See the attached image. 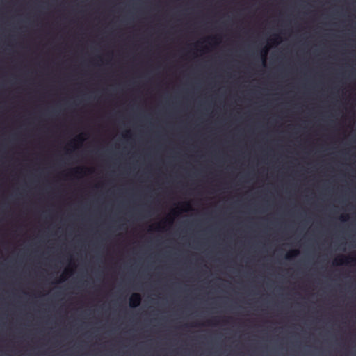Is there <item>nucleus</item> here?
I'll return each mask as SVG.
<instances>
[{
  "mask_svg": "<svg viewBox=\"0 0 356 356\" xmlns=\"http://www.w3.org/2000/svg\"><path fill=\"white\" fill-rule=\"evenodd\" d=\"M356 261V258L347 257L343 255H341V256L337 257L334 260L333 264L335 266H341L343 264H348L350 261L352 262V261Z\"/></svg>",
  "mask_w": 356,
  "mask_h": 356,
  "instance_id": "f257e3e1",
  "label": "nucleus"
},
{
  "mask_svg": "<svg viewBox=\"0 0 356 356\" xmlns=\"http://www.w3.org/2000/svg\"><path fill=\"white\" fill-rule=\"evenodd\" d=\"M141 302V296L138 293H133L129 298V305L131 307H136Z\"/></svg>",
  "mask_w": 356,
  "mask_h": 356,
  "instance_id": "f03ea898",
  "label": "nucleus"
},
{
  "mask_svg": "<svg viewBox=\"0 0 356 356\" xmlns=\"http://www.w3.org/2000/svg\"><path fill=\"white\" fill-rule=\"evenodd\" d=\"M298 254H299V251L298 250H296V249L292 250L286 254L285 258L286 259H291L296 257V256H298Z\"/></svg>",
  "mask_w": 356,
  "mask_h": 356,
  "instance_id": "7ed1b4c3",
  "label": "nucleus"
},
{
  "mask_svg": "<svg viewBox=\"0 0 356 356\" xmlns=\"http://www.w3.org/2000/svg\"><path fill=\"white\" fill-rule=\"evenodd\" d=\"M72 271L70 270H65L63 274L61 276V278L59 282H63L67 279V277L71 275Z\"/></svg>",
  "mask_w": 356,
  "mask_h": 356,
  "instance_id": "20e7f679",
  "label": "nucleus"
},
{
  "mask_svg": "<svg viewBox=\"0 0 356 356\" xmlns=\"http://www.w3.org/2000/svg\"><path fill=\"white\" fill-rule=\"evenodd\" d=\"M268 49L267 47H265L261 51V58H262L264 62L266 61V56H267V54H268Z\"/></svg>",
  "mask_w": 356,
  "mask_h": 356,
  "instance_id": "39448f33",
  "label": "nucleus"
},
{
  "mask_svg": "<svg viewBox=\"0 0 356 356\" xmlns=\"http://www.w3.org/2000/svg\"><path fill=\"white\" fill-rule=\"evenodd\" d=\"M280 36L278 35H275L273 36V38L270 39V40H272L273 42L277 44L279 42L277 41V40H280Z\"/></svg>",
  "mask_w": 356,
  "mask_h": 356,
  "instance_id": "423d86ee",
  "label": "nucleus"
},
{
  "mask_svg": "<svg viewBox=\"0 0 356 356\" xmlns=\"http://www.w3.org/2000/svg\"><path fill=\"white\" fill-rule=\"evenodd\" d=\"M82 170H83V168H76V169H74L72 170V172L74 174H80L81 172H82Z\"/></svg>",
  "mask_w": 356,
  "mask_h": 356,
  "instance_id": "0eeeda50",
  "label": "nucleus"
},
{
  "mask_svg": "<svg viewBox=\"0 0 356 356\" xmlns=\"http://www.w3.org/2000/svg\"><path fill=\"white\" fill-rule=\"evenodd\" d=\"M74 141H78V142H79V143H82V142L83 141V137H82V136H81V135H79V136H78L76 138V139L74 140Z\"/></svg>",
  "mask_w": 356,
  "mask_h": 356,
  "instance_id": "6e6552de",
  "label": "nucleus"
},
{
  "mask_svg": "<svg viewBox=\"0 0 356 356\" xmlns=\"http://www.w3.org/2000/svg\"><path fill=\"white\" fill-rule=\"evenodd\" d=\"M340 218L342 221H346L348 219V216H341Z\"/></svg>",
  "mask_w": 356,
  "mask_h": 356,
  "instance_id": "1a4fd4ad",
  "label": "nucleus"
},
{
  "mask_svg": "<svg viewBox=\"0 0 356 356\" xmlns=\"http://www.w3.org/2000/svg\"><path fill=\"white\" fill-rule=\"evenodd\" d=\"M185 206H186L188 208L189 207V204L188 203H184V204Z\"/></svg>",
  "mask_w": 356,
  "mask_h": 356,
  "instance_id": "9d476101",
  "label": "nucleus"
},
{
  "mask_svg": "<svg viewBox=\"0 0 356 356\" xmlns=\"http://www.w3.org/2000/svg\"><path fill=\"white\" fill-rule=\"evenodd\" d=\"M211 39H212V40H216V39H217V38H216V37H215V38H212Z\"/></svg>",
  "mask_w": 356,
  "mask_h": 356,
  "instance_id": "9b49d317",
  "label": "nucleus"
}]
</instances>
